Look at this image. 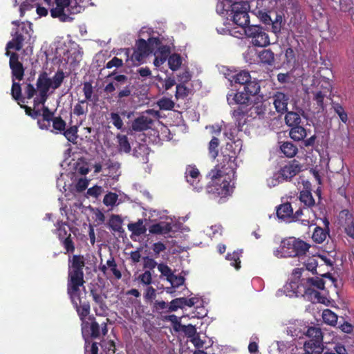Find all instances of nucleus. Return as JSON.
Returning a JSON list of instances; mask_svg holds the SVG:
<instances>
[{
	"label": "nucleus",
	"mask_w": 354,
	"mask_h": 354,
	"mask_svg": "<svg viewBox=\"0 0 354 354\" xmlns=\"http://www.w3.org/2000/svg\"><path fill=\"white\" fill-rule=\"evenodd\" d=\"M240 140L227 142L225 147L221 149L222 160L208 174L210 180L206 190L209 194L216 196H225L229 194L230 182L225 178V176L234 174L237 168L236 160L237 153L240 148L237 149Z\"/></svg>",
	"instance_id": "obj_1"
},
{
	"label": "nucleus",
	"mask_w": 354,
	"mask_h": 354,
	"mask_svg": "<svg viewBox=\"0 0 354 354\" xmlns=\"http://www.w3.org/2000/svg\"><path fill=\"white\" fill-rule=\"evenodd\" d=\"M85 258L83 255L75 254L68 259L67 291H77L84 287V267Z\"/></svg>",
	"instance_id": "obj_2"
},
{
	"label": "nucleus",
	"mask_w": 354,
	"mask_h": 354,
	"mask_svg": "<svg viewBox=\"0 0 354 354\" xmlns=\"http://www.w3.org/2000/svg\"><path fill=\"white\" fill-rule=\"evenodd\" d=\"M267 111V106L263 101L254 102L252 104H248L247 106H238L232 112L236 125L239 131H241L243 127L246 123L245 116L254 119L264 118Z\"/></svg>",
	"instance_id": "obj_3"
},
{
	"label": "nucleus",
	"mask_w": 354,
	"mask_h": 354,
	"mask_svg": "<svg viewBox=\"0 0 354 354\" xmlns=\"http://www.w3.org/2000/svg\"><path fill=\"white\" fill-rule=\"evenodd\" d=\"M81 332L84 343L93 342L94 339L107 335V323L103 322L100 324L94 315H91L87 317L86 321L81 323Z\"/></svg>",
	"instance_id": "obj_4"
},
{
	"label": "nucleus",
	"mask_w": 354,
	"mask_h": 354,
	"mask_svg": "<svg viewBox=\"0 0 354 354\" xmlns=\"http://www.w3.org/2000/svg\"><path fill=\"white\" fill-rule=\"evenodd\" d=\"M33 30L30 25L28 26L23 25L12 35V40L9 41L6 46L5 55H10V50L19 51L22 49L24 44L31 45L34 42L32 39Z\"/></svg>",
	"instance_id": "obj_5"
},
{
	"label": "nucleus",
	"mask_w": 354,
	"mask_h": 354,
	"mask_svg": "<svg viewBox=\"0 0 354 354\" xmlns=\"http://www.w3.org/2000/svg\"><path fill=\"white\" fill-rule=\"evenodd\" d=\"M250 9V6L248 1H240L233 2L230 5V16L233 23L243 29L248 26L250 24L248 14Z\"/></svg>",
	"instance_id": "obj_6"
},
{
	"label": "nucleus",
	"mask_w": 354,
	"mask_h": 354,
	"mask_svg": "<svg viewBox=\"0 0 354 354\" xmlns=\"http://www.w3.org/2000/svg\"><path fill=\"white\" fill-rule=\"evenodd\" d=\"M281 243L282 252L290 257L304 255L310 248L308 243L294 237L286 239Z\"/></svg>",
	"instance_id": "obj_7"
},
{
	"label": "nucleus",
	"mask_w": 354,
	"mask_h": 354,
	"mask_svg": "<svg viewBox=\"0 0 354 354\" xmlns=\"http://www.w3.org/2000/svg\"><path fill=\"white\" fill-rule=\"evenodd\" d=\"M244 32L247 37L251 38V43L254 46L264 47L270 44L268 35L260 26H248L244 28Z\"/></svg>",
	"instance_id": "obj_8"
},
{
	"label": "nucleus",
	"mask_w": 354,
	"mask_h": 354,
	"mask_svg": "<svg viewBox=\"0 0 354 354\" xmlns=\"http://www.w3.org/2000/svg\"><path fill=\"white\" fill-rule=\"evenodd\" d=\"M67 294L71 301L73 307L75 308L77 313L81 320V323L87 320V317L90 314L91 306L88 301L82 303L80 297V290L77 291H67Z\"/></svg>",
	"instance_id": "obj_9"
},
{
	"label": "nucleus",
	"mask_w": 354,
	"mask_h": 354,
	"mask_svg": "<svg viewBox=\"0 0 354 354\" xmlns=\"http://www.w3.org/2000/svg\"><path fill=\"white\" fill-rule=\"evenodd\" d=\"M306 335L309 337V340L304 343V348L313 347L317 349V352H323V335L319 328L315 326L309 327L306 333Z\"/></svg>",
	"instance_id": "obj_10"
},
{
	"label": "nucleus",
	"mask_w": 354,
	"mask_h": 354,
	"mask_svg": "<svg viewBox=\"0 0 354 354\" xmlns=\"http://www.w3.org/2000/svg\"><path fill=\"white\" fill-rule=\"evenodd\" d=\"M160 44L158 37H149L147 41L140 38L136 41L134 50L148 57Z\"/></svg>",
	"instance_id": "obj_11"
},
{
	"label": "nucleus",
	"mask_w": 354,
	"mask_h": 354,
	"mask_svg": "<svg viewBox=\"0 0 354 354\" xmlns=\"http://www.w3.org/2000/svg\"><path fill=\"white\" fill-rule=\"evenodd\" d=\"M9 66L11 70L12 79L21 81L24 79L25 68L23 64L19 62V55L17 53H10L8 56Z\"/></svg>",
	"instance_id": "obj_12"
},
{
	"label": "nucleus",
	"mask_w": 354,
	"mask_h": 354,
	"mask_svg": "<svg viewBox=\"0 0 354 354\" xmlns=\"http://www.w3.org/2000/svg\"><path fill=\"white\" fill-rule=\"evenodd\" d=\"M301 163L293 159L281 168L279 171V177L285 180H290L301 171Z\"/></svg>",
	"instance_id": "obj_13"
},
{
	"label": "nucleus",
	"mask_w": 354,
	"mask_h": 354,
	"mask_svg": "<svg viewBox=\"0 0 354 354\" xmlns=\"http://www.w3.org/2000/svg\"><path fill=\"white\" fill-rule=\"evenodd\" d=\"M340 222L348 236L354 240V218L348 209H343L339 213Z\"/></svg>",
	"instance_id": "obj_14"
},
{
	"label": "nucleus",
	"mask_w": 354,
	"mask_h": 354,
	"mask_svg": "<svg viewBox=\"0 0 354 354\" xmlns=\"http://www.w3.org/2000/svg\"><path fill=\"white\" fill-rule=\"evenodd\" d=\"M304 281V278H302L301 282L295 279H291L290 281L285 286L286 295L289 297H302L304 293L306 292L305 290L306 288Z\"/></svg>",
	"instance_id": "obj_15"
},
{
	"label": "nucleus",
	"mask_w": 354,
	"mask_h": 354,
	"mask_svg": "<svg viewBox=\"0 0 354 354\" xmlns=\"http://www.w3.org/2000/svg\"><path fill=\"white\" fill-rule=\"evenodd\" d=\"M90 295L92 296L93 301L98 305L99 310L95 308L96 315L103 316L104 313L108 310L104 299L106 298V295H102L97 288H91L90 290Z\"/></svg>",
	"instance_id": "obj_16"
},
{
	"label": "nucleus",
	"mask_w": 354,
	"mask_h": 354,
	"mask_svg": "<svg viewBox=\"0 0 354 354\" xmlns=\"http://www.w3.org/2000/svg\"><path fill=\"white\" fill-rule=\"evenodd\" d=\"M227 100L229 104H239V106H247L250 101V97L244 91L228 94Z\"/></svg>",
	"instance_id": "obj_17"
},
{
	"label": "nucleus",
	"mask_w": 354,
	"mask_h": 354,
	"mask_svg": "<svg viewBox=\"0 0 354 354\" xmlns=\"http://www.w3.org/2000/svg\"><path fill=\"white\" fill-rule=\"evenodd\" d=\"M273 104L278 113H283L288 111V104L290 97L282 92H277L273 96Z\"/></svg>",
	"instance_id": "obj_18"
},
{
	"label": "nucleus",
	"mask_w": 354,
	"mask_h": 354,
	"mask_svg": "<svg viewBox=\"0 0 354 354\" xmlns=\"http://www.w3.org/2000/svg\"><path fill=\"white\" fill-rule=\"evenodd\" d=\"M36 86L39 95H42V97L48 95V92L52 88V85L50 78L48 77L46 72H42L39 74Z\"/></svg>",
	"instance_id": "obj_19"
},
{
	"label": "nucleus",
	"mask_w": 354,
	"mask_h": 354,
	"mask_svg": "<svg viewBox=\"0 0 354 354\" xmlns=\"http://www.w3.org/2000/svg\"><path fill=\"white\" fill-rule=\"evenodd\" d=\"M125 55L127 56L126 63L128 66H137L145 62L146 55L133 49V53L130 55V49L126 48Z\"/></svg>",
	"instance_id": "obj_20"
},
{
	"label": "nucleus",
	"mask_w": 354,
	"mask_h": 354,
	"mask_svg": "<svg viewBox=\"0 0 354 354\" xmlns=\"http://www.w3.org/2000/svg\"><path fill=\"white\" fill-rule=\"evenodd\" d=\"M115 75V72H113L107 76V77H111L114 75L113 80L117 82L115 84L110 82L105 86L104 91L107 94L112 93L116 88H120L122 84L126 83L128 80L127 76L124 75Z\"/></svg>",
	"instance_id": "obj_21"
},
{
	"label": "nucleus",
	"mask_w": 354,
	"mask_h": 354,
	"mask_svg": "<svg viewBox=\"0 0 354 354\" xmlns=\"http://www.w3.org/2000/svg\"><path fill=\"white\" fill-rule=\"evenodd\" d=\"M153 120L147 116L140 115L136 118L131 124V128L135 131H142L151 128Z\"/></svg>",
	"instance_id": "obj_22"
},
{
	"label": "nucleus",
	"mask_w": 354,
	"mask_h": 354,
	"mask_svg": "<svg viewBox=\"0 0 354 354\" xmlns=\"http://www.w3.org/2000/svg\"><path fill=\"white\" fill-rule=\"evenodd\" d=\"M252 12L265 24H270L272 19L268 14L270 12L263 7V1H257L256 8H253Z\"/></svg>",
	"instance_id": "obj_23"
},
{
	"label": "nucleus",
	"mask_w": 354,
	"mask_h": 354,
	"mask_svg": "<svg viewBox=\"0 0 354 354\" xmlns=\"http://www.w3.org/2000/svg\"><path fill=\"white\" fill-rule=\"evenodd\" d=\"M172 224L171 222L161 221L156 224L151 225L149 231L153 234H167L171 232Z\"/></svg>",
	"instance_id": "obj_24"
},
{
	"label": "nucleus",
	"mask_w": 354,
	"mask_h": 354,
	"mask_svg": "<svg viewBox=\"0 0 354 354\" xmlns=\"http://www.w3.org/2000/svg\"><path fill=\"white\" fill-rule=\"evenodd\" d=\"M259 61L263 65L272 66L275 61L274 53L270 49H263L259 52Z\"/></svg>",
	"instance_id": "obj_25"
},
{
	"label": "nucleus",
	"mask_w": 354,
	"mask_h": 354,
	"mask_svg": "<svg viewBox=\"0 0 354 354\" xmlns=\"http://www.w3.org/2000/svg\"><path fill=\"white\" fill-rule=\"evenodd\" d=\"M200 176V172L198 169L195 167H189L186 169L185 171V177L187 178V181L189 183L194 189L199 191L201 189V186H198V182L196 183V185H194V182Z\"/></svg>",
	"instance_id": "obj_26"
},
{
	"label": "nucleus",
	"mask_w": 354,
	"mask_h": 354,
	"mask_svg": "<svg viewBox=\"0 0 354 354\" xmlns=\"http://www.w3.org/2000/svg\"><path fill=\"white\" fill-rule=\"evenodd\" d=\"M305 292L302 297L310 301L313 303H324L325 297H322L319 292L311 287L306 288Z\"/></svg>",
	"instance_id": "obj_27"
},
{
	"label": "nucleus",
	"mask_w": 354,
	"mask_h": 354,
	"mask_svg": "<svg viewBox=\"0 0 354 354\" xmlns=\"http://www.w3.org/2000/svg\"><path fill=\"white\" fill-rule=\"evenodd\" d=\"M292 207L288 202L283 203L277 207V216L279 219L286 220L291 218Z\"/></svg>",
	"instance_id": "obj_28"
},
{
	"label": "nucleus",
	"mask_w": 354,
	"mask_h": 354,
	"mask_svg": "<svg viewBox=\"0 0 354 354\" xmlns=\"http://www.w3.org/2000/svg\"><path fill=\"white\" fill-rule=\"evenodd\" d=\"M261 89V86L258 80L252 78L244 86L243 91L249 95L250 97L257 95Z\"/></svg>",
	"instance_id": "obj_29"
},
{
	"label": "nucleus",
	"mask_w": 354,
	"mask_h": 354,
	"mask_svg": "<svg viewBox=\"0 0 354 354\" xmlns=\"http://www.w3.org/2000/svg\"><path fill=\"white\" fill-rule=\"evenodd\" d=\"M83 93L85 97L84 100H80L81 103H87L88 101L96 102L97 100V95L93 94V87L90 82H85L83 84Z\"/></svg>",
	"instance_id": "obj_30"
},
{
	"label": "nucleus",
	"mask_w": 354,
	"mask_h": 354,
	"mask_svg": "<svg viewBox=\"0 0 354 354\" xmlns=\"http://www.w3.org/2000/svg\"><path fill=\"white\" fill-rule=\"evenodd\" d=\"M299 198V201L308 208H311L315 205V201L310 189H304L301 191Z\"/></svg>",
	"instance_id": "obj_31"
},
{
	"label": "nucleus",
	"mask_w": 354,
	"mask_h": 354,
	"mask_svg": "<svg viewBox=\"0 0 354 354\" xmlns=\"http://www.w3.org/2000/svg\"><path fill=\"white\" fill-rule=\"evenodd\" d=\"M249 71L243 70L231 76V82L244 86L251 79Z\"/></svg>",
	"instance_id": "obj_32"
},
{
	"label": "nucleus",
	"mask_w": 354,
	"mask_h": 354,
	"mask_svg": "<svg viewBox=\"0 0 354 354\" xmlns=\"http://www.w3.org/2000/svg\"><path fill=\"white\" fill-rule=\"evenodd\" d=\"M318 266V263L316 259L313 257L308 258L306 262L304 263V270L306 271L311 272L313 274H320L321 276L324 277H328L331 278V274L330 273H326V274H319L317 272V268Z\"/></svg>",
	"instance_id": "obj_33"
},
{
	"label": "nucleus",
	"mask_w": 354,
	"mask_h": 354,
	"mask_svg": "<svg viewBox=\"0 0 354 354\" xmlns=\"http://www.w3.org/2000/svg\"><path fill=\"white\" fill-rule=\"evenodd\" d=\"M289 136L292 140L295 141L303 140L306 136V130L300 124L295 126L291 127L289 132Z\"/></svg>",
	"instance_id": "obj_34"
},
{
	"label": "nucleus",
	"mask_w": 354,
	"mask_h": 354,
	"mask_svg": "<svg viewBox=\"0 0 354 354\" xmlns=\"http://www.w3.org/2000/svg\"><path fill=\"white\" fill-rule=\"evenodd\" d=\"M127 227L129 231L136 236H140L147 232V228L143 224L142 219H138L136 223H129Z\"/></svg>",
	"instance_id": "obj_35"
},
{
	"label": "nucleus",
	"mask_w": 354,
	"mask_h": 354,
	"mask_svg": "<svg viewBox=\"0 0 354 354\" xmlns=\"http://www.w3.org/2000/svg\"><path fill=\"white\" fill-rule=\"evenodd\" d=\"M110 228L115 232L123 233L122 219L119 215L112 214L109 221Z\"/></svg>",
	"instance_id": "obj_36"
},
{
	"label": "nucleus",
	"mask_w": 354,
	"mask_h": 354,
	"mask_svg": "<svg viewBox=\"0 0 354 354\" xmlns=\"http://www.w3.org/2000/svg\"><path fill=\"white\" fill-rule=\"evenodd\" d=\"M286 113L285 122L288 127H292L300 124L301 119L298 113L294 111H287Z\"/></svg>",
	"instance_id": "obj_37"
},
{
	"label": "nucleus",
	"mask_w": 354,
	"mask_h": 354,
	"mask_svg": "<svg viewBox=\"0 0 354 354\" xmlns=\"http://www.w3.org/2000/svg\"><path fill=\"white\" fill-rule=\"evenodd\" d=\"M329 234V231L321 227H316L314 230L312 239L316 243H322Z\"/></svg>",
	"instance_id": "obj_38"
},
{
	"label": "nucleus",
	"mask_w": 354,
	"mask_h": 354,
	"mask_svg": "<svg viewBox=\"0 0 354 354\" xmlns=\"http://www.w3.org/2000/svg\"><path fill=\"white\" fill-rule=\"evenodd\" d=\"M182 332L189 338H192V342L196 346H198V341L200 340L198 337H196V328L192 324L184 325Z\"/></svg>",
	"instance_id": "obj_39"
},
{
	"label": "nucleus",
	"mask_w": 354,
	"mask_h": 354,
	"mask_svg": "<svg viewBox=\"0 0 354 354\" xmlns=\"http://www.w3.org/2000/svg\"><path fill=\"white\" fill-rule=\"evenodd\" d=\"M15 80H12L11 95L15 100L17 101L18 104H20V102L25 103V97L21 96V85Z\"/></svg>",
	"instance_id": "obj_40"
},
{
	"label": "nucleus",
	"mask_w": 354,
	"mask_h": 354,
	"mask_svg": "<svg viewBox=\"0 0 354 354\" xmlns=\"http://www.w3.org/2000/svg\"><path fill=\"white\" fill-rule=\"evenodd\" d=\"M117 140L118 143L119 152H124L127 153L131 151V145L126 135L118 134Z\"/></svg>",
	"instance_id": "obj_41"
},
{
	"label": "nucleus",
	"mask_w": 354,
	"mask_h": 354,
	"mask_svg": "<svg viewBox=\"0 0 354 354\" xmlns=\"http://www.w3.org/2000/svg\"><path fill=\"white\" fill-rule=\"evenodd\" d=\"M322 319L325 324L335 326L337 322L338 317L330 309L327 308L322 312Z\"/></svg>",
	"instance_id": "obj_42"
},
{
	"label": "nucleus",
	"mask_w": 354,
	"mask_h": 354,
	"mask_svg": "<svg viewBox=\"0 0 354 354\" xmlns=\"http://www.w3.org/2000/svg\"><path fill=\"white\" fill-rule=\"evenodd\" d=\"M99 346H101L103 354H115V344L113 340L102 339L100 341Z\"/></svg>",
	"instance_id": "obj_43"
},
{
	"label": "nucleus",
	"mask_w": 354,
	"mask_h": 354,
	"mask_svg": "<svg viewBox=\"0 0 354 354\" xmlns=\"http://www.w3.org/2000/svg\"><path fill=\"white\" fill-rule=\"evenodd\" d=\"M280 149L281 152L288 158L294 157L297 153V147L290 142H283Z\"/></svg>",
	"instance_id": "obj_44"
},
{
	"label": "nucleus",
	"mask_w": 354,
	"mask_h": 354,
	"mask_svg": "<svg viewBox=\"0 0 354 354\" xmlns=\"http://www.w3.org/2000/svg\"><path fill=\"white\" fill-rule=\"evenodd\" d=\"M242 254V250L234 251L232 253H227L225 259L231 261V266H234L236 270H239L241 268V260L240 257Z\"/></svg>",
	"instance_id": "obj_45"
},
{
	"label": "nucleus",
	"mask_w": 354,
	"mask_h": 354,
	"mask_svg": "<svg viewBox=\"0 0 354 354\" xmlns=\"http://www.w3.org/2000/svg\"><path fill=\"white\" fill-rule=\"evenodd\" d=\"M78 128L77 126H71L68 129H65L62 134L66 140L73 144L77 142Z\"/></svg>",
	"instance_id": "obj_46"
},
{
	"label": "nucleus",
	"mask_w": 354,
	"mask_h": 354,
	"mask_svg": "<svg viewBox=\"0 0 354 354\" xmlns=\"http://www.w3.org/2000/svg\"><path fill=\"white\" fill-rule=\"evenodd\" d=\"M53 130L51 132L55 133H62L66 127V122L62 118L61 116L55 117L52 121Z\"/></svg>",
	"instance_id": "obj_47"
},
{
	"label": "nucleus",
	"mask_w": 354,
	"mask_h": 354,
	"mask_svg": "<svg viewBox=\"0 0 354 354\" xmlns=\"http://www.w3.org/2000/svg\"><path fill=\"white\" fill-rule=\"evenodd\" d=\"M304 283L307 287H315L319 290L324 289L325 282L322 279L318 277H308L305 279Z\"/></svg>",
	"instance_id": "obj_48"
},
{
	"label": "nucleus",
	"mask_w": 354,
	"mask_h": 354,
	"mask_svg": "<svg viewBox=\"0 0 354 354\" xmlns=\"http://www.w3.org/2000/svg\"><path fill=\"white\" fill-rule=\"evenodd\" d=\"M56 227L57 228L55 230V234H57L59 241L66 239L68 234H71L66 229L68 227L66 223L62 221L57 222Z\"/></svg>",
	"instance_id": "obj_49"
},
{
	"label": "nucleus",
	"mask_w": 354,
	"mask_h": 354,
	"mask_svg": "<svg viewBox=\"0 0 354 354\" xmlns=\"http://www.w3.org/2000/svg\"><path fill=\"white\" fill-rule=\"evenodd\" d=\"M59 241L65 250L64 254H72L75 252V243L72 239L71 234H68L66 239Z\"/></svg>",
	"instance_id": "obj_50"
},
{
	"label": "nucleus",
	"mask_w": 354,
	"mask_h": 354,
	"mask_svg": "<svg viewBox=\"0 0 354 354\" xmlns=\"http://www.w3.org/2000/svg\"><path fill=\"white\" fill-rule=\"evenodd\" d=\"M106 266L116 279L119 280L122 278V273L120 270L118 269L117 263L113 256L111 255L110 258L106 261Z\"/></svg>",
	"instance_id": "obj_51"
},
{
	"label": "nucleus",
	"mask_w": 354,
	"mask_h": 354,
	"mask_svg": "<svg viewBox=\"0 0 354 354\" xmlns=\"http://www.w3.org/2000/svg\"><path fill=\"white\" fill-rule=\"evenodd\" d=\"M167 59L169 67L173 71L178 69L182 64V59L179 54L174 53L171 55Z\"/></svg>",
	"instance_id": "obj_52"
},
{
	"label": "nucleus",
	"mask_w": 354,
	"mask_h": 354,
	"mask_svg": "<svg viewBox=\"0 0 354 354\" xmlns=\"http://www.w3.org/2000/svg\"><path fill=\"white\" fill-rule=\"evenodd\" d=\"M332 106L334 109V111L335 112L336 114H337L340 120L343 123L346 124L348 120V114L345 111L343 106L341 104L337 103V102H333Z\"/></svg>",
	"instance_id": "obj_53"
},
{
	"label": "nucleus",
	"mask_w": 354,
	"mask_h": 354,
	"mask_svg": "<svg viewBox=\"0 0 354 354\" xmlns=\"http://www.w3.org/2000/svg\"><path fill=\"white\" fill-rule=\"evenodd\" d=\"M65 78L64 73L62 70H58L52 79H50V83L52 85V88L57 89L64 82V80Z\"/></svg>",
	"instance_id": "obj_54"
},
{
	"label": "nucleus",
	"mask_w": 354,
	"mask_h": 354,
	"mask_svg": "<svg viewBox=\"0 0 354 354\" xmlns=\"http://www.w3.org/2000/svg\"><path fill=\"white\" fill-rule=\"evenodd\" d=\"M332 88L333 86L328 78L322 77L319 79L317 91L328 94L331 92Z\"/></svg>",
	"instance_id": "obj_55"
},
{
	"label": "nucleus",
	"mask_w": 354,
	"mask_h": 354,
	"mask_svg": "<svg viewBox=\"0 0 354 354\" xmlns=\"http://www.w3.org/2000/svg\"><path fill=\"white\" fill-rule=\"evenodd\" d=\"M219 140L216 137H213L209 142L208 151L209 156L215 159L218 154Z\"/></svg>",
	"instance_id": "obj_56"
},
{
	"label": "nucleus",
	"mask_w": 354,
	"mask_h": 354,
	"mask_svg": "<svg viewBox=\"0 0 354 354\" xmlns=\"http://www.w3.org/2000/svg\"><path fill=\"white\" fill-rule=\"evenodd\" d=\"M84 354H103L100 352L99 344L97 342L84 343Z\"/></svg>",
	"instance_id": "obj_57"
},
{
	"label": "nucleus",
	"mask_w": 354,
	"mask_h": 354,
	"mask_svg": "<svg viewBox=\"0 0 354 354\" xmlns=\"http://www.w3.org/2000/svg\"><path fill=\"white\" fill-rule=\"evenodd\" d=\"M185 297H180L173 299L169 306L167 312L176 311L179 308H183L185 306Z\"/></svg>",
	"instance_id": "obj_58"
},
{
	"label": "nucleus",
	"mask_w": 354,
	"mask_h": 354,
	"mask_svg": "<svg viewBox=\"0 0 354 354\" xmlns=\"http://www.w3.org/2000/svg\"><path fill=\"white\" fill-rule=\"evenodd\" d=\"M311 93L313 95V100L316 102L317 105L322 110L324 109L325 105L324 100L327 94L319 91H312Z\"/></svg>",
	"instance_id": "obj_59"
},
{
	"label": "nucleus",
	"mask_w": 354,
	"mask_h": 354,
	"mask_svg": "<svg viewBox=\"0 0 354 354\" xmlns=\"http://www.w3.org/2000/svg\"><path fill=\"white\" fill-rule=\"evenodd\" d=\"M50 15L53 18H59L62 21H66L68 18V16L64 12V9L57 6L50 10Z\"/></svg>",
	"instance_id": "obj_60"
},
{
	"label": "nucleus",
	"mask_w": 354,
	"mask_h": 354,
	"mask_svg": "<svg viewBox=\"0 0 354 354\" xmlns=\"http://www.w3.org/2000/svg\"><path fill=\"white\" fill-rule=\"evenodd\" d=\"M189 93V89L184 84H177L175 94L176 99H184L188 96Z\"/></svg>",
	"instance_id": "obj_61"
},
{
	"label": "nucleus",
	"mask_w": 354,
	"mask_h": 354,
	"mask_svg": "<svg viewBox=\"0 0 354 354\" xmlns=\"http://www.w3.org/2000/svg\"><path fill=\"white\" fill-rule=\"evenodd\" d=\"M158 105L162 110H171L175 103L169 98L162 97L158 102Z\"/></svg>",
	"instance_id": "obj_62"
},
{
	"label": "nucleus",
	"mask_w": 354,
	"mask_h": 354,
	"mask_svg": "<svg viewBox=\"0 0 354 354\" xmlns=\"http://www.w3.org/2000/svg\"><path fill=\"white\" fill-rule=\"evenodd\" d=\"M167 281L171 283L172 287L178 288L184 284L185 279L183 276H178L172 274L171 277L167 279Z\"/></svg>",
	"instance_id": "obj_63"
},
{
	"label": "nucleus",
	"mask_w": 354,
	"mask_h": 354,
	"mask_svg": "<svg viewBox=\"0 0 354 354\" xmlns=\"http://www.w3.org/2000/svg\"><path fill=\"white\" fill-rule=\"evenodd\" d=\"M132 86L129 84L123 88V89L120 90L117 96L115 97L117 99V102L118 103H121L122 101V98L125 97H129L131 94Z\"/></svg>",
	"instance_id": "obj_64"
}]
</instances>
